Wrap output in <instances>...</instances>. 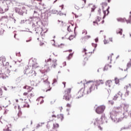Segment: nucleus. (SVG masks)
<instances>
[{
  "mask_svg": "<svg viewBox=\"0 0 131 131\" xmlns=\"http://www.w3.org/2000/svg\"><path fill=\"white\" fill-rule=\"evenodd\" d=\"M2 96H3V90L0 88V98H2Z\"/></svg>",
  "mask_w": 131,
  "mask_h": 131,
  "instance_id": "37998d69",
  "label": "nucleus"
},
{
  "mask_svg": "<svg viewBox=\"0 0 131 131\" xmlns=\"http://www.w3.org/2000/svg\"><path fill=\"white\" fill-rule=\"evenodd\" d=\"M33 89V88H32L30 86H28L27 90H28V92H31V91H32Z\"/></svg>",
  "mask_w": 131,
  "mask_h": 131,
  "instance_id": "cd10ccee",
  "label": "nucleus"
},
{
  "mask_svg": "<svg viewBox=\"0 0 131 131\" xmlns=\"http://www.w3.org/2000/svg\"><path fill=\"white\" fill-rule=\"evenodd\" d=\"M60 116L61 117V121H62L63 119H64V115L60 114Z\"/></svg>",
  "mask_w": 131,
  "mask_h": 131,
  "instance_id": "3c124183",
  "label": "nucleus"
},
{
  "mask_svg": "<svg viewBox=\"0 0 131 131\" xmlns=\"http://www.w3.org/2000/svg\"><path fill=\"white\" fill-rule=\"evenodd\" d=\"M9 10V8H5V11H4V9L2 7H0V14H4L5 12H7Z\"/></svg>",
  "mask_w": 131,
  "mask_h": 131,
  "instance_id": "aec40b11",
  "label": "nucleus"
},
{
  "mask_svg": "<svg viewBox=\"0 0 131 131\" xmlns=\"http://www.w3.org/2000/svg\"><path fill=\"white\" fill-rule=\"evenodd\" d=\"M102 19V18H101L99 16H97V19L96 20V22H100L101 20Z\"/></svg>",
  "mask_w": 131,
  "mask_h": 131,
  "instance_id": "f704fd0d",
  "label": "nucleus"
},
{
  "mask_svg": "<svg viewBox=\"0 0 131 131\" xmlns=\"http://www.w3.org/2000/svg\"><path fill=\"white\" fill-rule=\"evenodd\" d=\"M40 126H41V124H40V123H39L36 126V128L37 129V128H38V127H40Z\"/></svg>",
  "mask_w": 131,
  "mask_h": 131,
  "instance_id": "6e6d98bb",
  "label": "nucleus"
},
{
  "mask_svg": "<svg viewBox=\"0 0 131 131\" xmlns=\"http://www.w3.org/2000/svg\"><path fill=\"white\" fill-rule=\"evenodd\" d=\"M36 20V25L34 23H33L32 25V29L36 31V33L37 34L39 33V31L41 30L42 29L40 27V25L42 24V21L40 20V18H37Z\"/></svg>",
  "mask_w": 131,
  "mask_h": 131,
  "instance_id": "20e7f679",
  "label": "nucleus"
},
{
  "mask_svg": "<svg viewBox=\"0 0 131 131\" xmlns=\"http://www.w3.org/2000/svg\"><path fill=\"white\" fill-rule=\"evenodd\" d=\"M24 23H25V20H21L19 22V24H24Z\"/></svg>",
  "mask_w": 131,
  "mask_h": 131,
  "instance_id": "603ef678",
  "label": "nucleus"
},
{
  "mask_svg": "<svg viewBox=\"0 0 131 131\" xmlns=\"http://www.w3.org/2000/svg\"><path fill=\"white\" fill-rule=\"evenodd\" d=\"M96 5H93V7L91 8V12H95V10L96 9Z\"/></svg>",
  "mask_w": 131,
  "mask_h": 131,
  "instance_id": "2f4dec72",
  "label": "nucleus"
},
{
  "mask_svg": "<svg viewBox=\"0 0 131 131\" xmlns=\"http://www.w3.org/2000/svg\"><path fill=\"white\" fill-rule=\"evenodd\" d=\"M0 78L6 79V78H7V75H6L5 74L0 73Z\"/></svg>",
  "mask_w": 131,
  "mask_h": 131,
  "instance_id": "b1692460",
  "label": "nucleus"
},
{
  "mask_svg": "<svg viewBox=\"0 0 131 131\" xmlns=\"http://www.w3.org/2000/svg\"><path fill=\"white\" fill-rule=\"evenodd\" d=\"M115 83H116V84H118L119 83V79L116 77L115 78Z\"/></svg>",
  "mask_w": 131,
  "mask_h": 131,
  "instance_id": "c756f323",
  "label": "nucleus"
},
{
  "mask_svg": "<svg viewBox=\"0 0 131 131\" xmlns=\"http://www.w3.org/2000/svg\"><path fill=\"white\" fill-rule=\"evenodd\" d=\"M29 68H32V69H36L39 68V65L37 63V61L36 58H32L29 60Z\"/></svg>",
  "mask_w": 131,
  "mask_h": 131,
  "instance_id": "39448f33",
  "label": "nucleus"
},
{
  "mask_svg": "<svg viewBox=\"0 0 131 131\" xmlns=\"http://www.w3.org/2000/svg\"><path fill=\"white\" fill-rule=\"evenodd\" d=\"M31 40H32V38L30 37L29 39L27 40L26 41V42H29L31 41Z\"/></svg>",
  "mask_w": 131,
  "mask_h": 131,
  "instance_id": "8fccbe9b",
  "label": "nucleus"
},
{
  "mask_svg": "<svg viewBox=\"0 0 131 131\" xmlns=\"http://www.w3.org/2000/svg\"><path fill=\"white\" fill-rule=\"evenodd\" d=\"M108 103L110 104H111V105H113L114 104V102L113 101V100H109Z\"/></svg>",
  "mask_w": 131,
  "mask_h": 131,
  "instance_id": "49530a36",
  "label": "nucleus"
},
{
  "mask_svg": "<svg viewBox=\"0 0 131 131\" xmlns=\"http://www.w3.org/2000/svg\"><path fill=\"white\" fill-rule=\"evenodd\" d=\"M50 13H51V14H57V13H58V11H57L55 9H53L50 11Z\"/></svg>",
  "mask_w": 131,
  "mask_h": 131,
  "instance_id": "c85d7f7f",
  "label": "nucleus"
},
{
  "mask_svg": "<svg viewBox=\"0 0 131 131\" xmlns=\"http://www.w3.org/2000/svg\"><path fill=\"white\" fill-rule=\"evenodd\" d=\"M131 67V63L130 62H129L127 63V68L126 69V70H127L128 68H130Z\"/></svg>",
  "mask_w": 131,
  "mask_h": 131,
  "instance_id": "7c9ffc66",
  "label": "nucleus"
},
{
  "mask_svg": "<svg viewBox=\"0 0 131 131\" xmlns=\"http://www.w3.org/2000/svg\"><path fill=\"white\" fill-rule=\"evenodd\" d=\"M83 33H85V35H86L88 34V31L86 30H83L82 34H83Z\"/></svg>",
  "mask_w": 131,
  "mask_h": 131,
  "instance_id": "09e8293b",
  "label": "nucleus"
},
{
  "mask_svg": "<svg viewBox=\"0 0 131 131\" xmlns=\"http://www.w3.org/2000/svg\"><path fill=\"white\" fill-rule=\"evenodd\" d=\"M65 94L63 96V99L66 101H70V99L72 98L71 94V88H69L64 91Z\"/></svg>",
  "mask_w": 131,
  "mask_h": 131,
  "instance_id": "6e6552de",
  "label": "nucleus"
},
{
  "mask_svg": "<svg viewBox=\"0 0 131 131\" xmlns=\"http://www.w3.org/2000/svg\"><path fill=\"white\" fill-rule=\"evenodd\" d=\"M67 30H68V31H69V32H71V29H70V26L68 27Z\"/></svg>",
  "mask_w": 131,
  "mask_h": 131,
  "instance_id": "bf43d9fd",
  "label": "nucleus"
},
{
  "mask_svg": "<svg viewBox=\"0 0 131 131\" xmlns=\"http://www.w3.org/2000/svg\"><path fill=\"white\" fill-rule=\"evenodd\" d=\"M103 42L104 45H107V43H109V41H107V40H106V39H104Z\"/></svg>",
  "mask_w": 131,
  "mask_h": 131,
  "instance_id": "a18cd8bd",
  "label": "nucleus"
},
{
  "mask_svg": "<svg viewBox=\"0 0 131 131\" xmlns=\"http://www.w3.org/2000/svg\"><path fill=\"white\" fill-rule=\"evenodd\" d=\"M92 47L95 48V49H96V48H97V47H98V44L95 43H92Z\"/></svg>",
  "mask_w": 131,
  "mask_h": 131,
  "instance_id": "4c0bfd02",
  "label": "nucleus"
},
{
  "mask_svg": "<svg viewBox=\"0 0 131 131\" xmlns=\"http://www.w3.org/2000/svg\"><path fill=\"white\" fill-rule=\"evenodd\" d=\"M105 108L106 107L104 105H100L96 108L95 111L97 114H102Z\"/></svg>",
  "mask_w": 131,
  "mask_h": 131,
  "instance_id": "9d476101",
  "label": "nucleus"
},
{
  "mask_svg": "<svg viewBox=\"0 0 131 131\" xmlns=\"http://www.w3.org/2000/svg\"><path fill=\"white\" fill-rule=\"evenodd\" d=\"M2 63L3 66H5V64L4 63V62H6V57H4V59H3V60H2Z\"/></svg>",
  "mask_w": 131,
  "mask_h": 131,
  "instance_id": "5fc2aeb1",
  "label": "nucleus"
},
{
  "mask_svg": "<svg viewBox=\"0 0 131 131\" xmlns=\"http://www.w3.org/2000/svg\"><path fill=\"white\" fill-rule=\"evenodd\" d=\"M18 117H20V116H21V115H22V112H21V111H19L18 113L17 114Z\"/></svg>",
  "mask_w": 131,
  "mask_h": 131,
  "instance_id": "79ce46f5",
  "label": "nucleus"
},
{
  "mask_svg": "<svg viewBox=\"0 0 131 131\" xmlns=\"http://www.w3.org/2000/svg\"><path fill=\"white\" fill-rule=\"evenodd\" d=\"M79 96L76 97V99H79V98H81V97H83V95H84V88H81L78 92Z\"/></svg>",
  "mask_w": 131,
  "mask_h": 131,
  "instance_id": "9b49d317",
  "label": "nucleus"
},
{
  "mask_svg": "<svg viewBox=\"0 0 131 131\" xmlns=\"http://www.w3.org/2000/svg\"><path fill=\"white\" fill-rule=\"evenodd\" d=\"M5 57L4 56H2L0 57V61H3V60H4Z\"/></svg>",
  "mask_w": 131,
  "mask_h": 131,
  "instance_id": "338daca9",
  "label": "nucleus"
},
{
  "mask_svg": "<svg viewBox=\"0 0 131 131\" xmlns=\"http://www.w3.org/2000/svg\"><path fill=\"white\" fill-rule=\"evenodd\" d=\"M129 93V91H127V90H126V93L125 94V97H127V96H128Z\"/></svg>",
  "mask_w": 131,
  "mask_h": 131,
  "instance_id": "680f3d73",
  "label": "nucleus"
},
{
  "mask_svg": "<svg viewBox=\"0 0 131 131\" xmlns=\"http://www.w3.org/2000/svg\"><path fill=\"white\" fill-rule=\"evenodd\" d=\"M67 107H69V108H71V104L70 103H67Z\"/></svg>",
  "mask_w": 131,
  "mask_h": 131,
  "instance_id": "0e129e2a",
  "label": "nucleus"
},
{
  "mask_svg": "<svg viewBox=\"0 0 131 131\" xmlns=\"http://www.w3.org/2000/svg\"><path fill=\"white\" fill-rule=\"evenodd\" d=\"M95 41V42H98L99 41V38L98 37L96 38Z\"/></svg>",
  "mask_w": 131,
  "mask_h": 131,
  "instance_id": "69168bd1",
  "label": "nucleus"
},
{
  "mask_svg": "<svg viewBox=\"0 0 131 131\" xmlns=\"http://www.w3.org/2000/svg\"><path fill=\"white\" fill-rule=\"evenodd\" d=\"M118 98V95L116 94L113 98V100H114V101H116L117 100Z\"/></svg>",
  "mask_w": 131,
  "mask_h": 131,
  "instance_id": "c9c22d12",
  "label": "nucleus"
},
{
  "mask_svg": "<svg viewBox=\"0 0 131 131\" xmlns=\"http://www.w3.org/2000/svg\"><path fill=\"white\" fill-rule=\"evenodd\" d=\"M75 27L74 28V34H75V36H76V34L75 33V30H76V28H78V26H77V24H75Z\"/></svg>",
  "mask_w": 131,
  "mask_h": 131,
  "instance_id": "e433bc0d",
  "label": "nucleus"
},
{
  "mask_svg": "<svg viewBox=\"0 0 131 131\" xmlns=\"http://www.w3.org/2000/svg\"><path fill=\"white\" fill-rule=\"evenodd\" d=\"M99 82H100L101 84H104V81L102 80H99Z\"/></svg>",
  "mask_w": 131,
  "mask_h": 131,
  "instance_id": "e2e57ef3",
  "label": "nucleus"
},
{
  "mask_svg": "<svg viewBox=\"0 0 131 131\" xmlns=\"http://www.w3.org/2000/svg\"><path fill=\"white\" fill-rule=\"evenodd\" d=\"M57 14L59 16H63V15H64V13H62L61 11H59V12L57 13Z\"/></svg>",
  "mask_w": 131,
  "mask_h": 131,
  "instance_id": "a19ab883",
  "label": "nucleus"
},
{
  "mask_svg": "<svg viewBox=\"0 0 131 131\" xmlns=\"http://www.w3.org/2000/svg\"><path fill=\"white\" fill-rule=\"evenodd\" d=\"M108 67H109V64H105L103 68V71H107V70H108Z\"/></svg>",
  "mask_w": 131,
  "mask_h": 131,
  "instance_id": "bb28decb",
  "label": "nucleus"
},
{
  "mask_svg": "<svg viewBox=\"0 0 131 131\" xmlns=\"http://www.w3.org/2000/svg\"><path fill=\"white\" fill-rule=\"evenodd\" d=\"M91 38V36L90 35H87L85 36L84 37H82V39L84 40V41H86L88 39H90Z\"/></svg>",
  "mask_w": 131,
  "mask_h": 131,
  "instance_id": "4be33fe9",
  "label": "nucleus"
},
{
  "mask_svg": "<svg viewBox=\"0 0 131 131\" xmlns=\"http://www.w3.org/2000/svg\"><path fill=\"white\" fill-rule=\"evenodd\" d=\"M45 82L46 85H48L50 88L49 89H48L47 90H46V92H49V91H51L52 90V88H51V86L50 85V82H49V81H48V79L46 81H45Z\"/></svg>",
  "mask_w": 131,
  "mask_h": 131,
  "instance_id": "f3484780",
  "label": "nucleus"
},
{
  "mask_svg": "<svg viewBox=\"0 0 131 131\" xmlns=\"http://www.w3.org/2000/svg\"><path fill=\"white\" fill-rule=\"evenodd\" d=\"M57 61H58L57 59H55L52 60V64L51 66V67L52 68H56V66L58 65L57 63Z\"/></svg>",
  "mask_w": 131,
  "mask_h": 131,
  "instance_id": "4468645a",
  "label": "nucleus"
},
{
  "mask_svg": "<svg viewBox=\"0 0 131 131\" xmlns=\"http://www.w3.org/2000/svg\"><path fill=\"white\" fill-rule=\"evenodd\" d=\"M16 56H17V57H21V54L20 53V52L16 53Z\"/></svg>",
  "mask_w": 131,
  "mask_h": 131,
  "instance_id": "864d4df0",
  "label": "nucleus"
},
{
  "mask_svg": "<svg viewBox=\"0 0 131 131\" xmlns=\"http://www.w3.org/2000/svg\"><path fill=\"white\" fill-rule=\"evenodd\" d=\"M45 15L44 17L43 18V22H45L46 24L48 23V21H49V17L48 16V13H43Z\"/></svg>",
  "mask_w": 131,
  "mask_h": 131,
  "instance_id": "ddd939ff",
  "label": "nucleus"
},
{
  "mask_svg": "<svg viewBox=\"0 0 131 131\" xmlns=\"http://www.w3.org/2000/svg\"><path fill=\"white\" fill-rule=\"evenodd\" d=\"M122 29L119 28L116 30V33L117 34H120V35H122V32H123Z\"/></svg>",
  "mask_w": 131,
  "mask_h": 131,
  "instance_id": "6ab92c4d",
  "label": "nucleus"
},
{
  "mask_svg": "<svg viewBox=\"0 0 131 131\" xmlns=\"http://www.w3.org/2000/svg\"><path fill=\"white\" fill-rule=\"evenodd\" d=\"M111 83H112V80H108L105 82V85L108 88H111Z\"/></svg>",
  "mask_w": 131,
  "mask_h": 131,
  "instance_id": "2eb2a0df",
  "label": "nucleus"
},
{
  "mask_svg": "<svg viewBox=\"0 0 131 131\" xmlns=\"http://www.w3.org/2000/svg\"><path fill=\"white\" fill-rule=\"evenodd\" d=\"M115 109L116 110H113L110 112V118H111L113 122L118 123V122H120L122 120V118H118L117 119V116L119 115V111L118 110L120 109V107H117Z\"/></svg>",
  "mask_w": 131,
  "mask_h": 131,
  "instance_id": "f03ea898",
  "label": "nucleus"
},
{
  "mask_svg": "<svg viewBox=\"0 0 131 131\" xmlns=\"http://www.w3.org/2000/svg\"><path fill=\"white\" fill-rule=\"evenodd\" d=\"M58 127H59V124H53V128H57Z\"/></svg>",
  "mask_w": 131,
  "mask_h": 131,
  "instance_id": "72a5a7b5",
  "label": "nucleus"
},
{
  "mask_svg": "<svg viewBox=\"0 0 131 131\" xmlns=\"http://www.w3.org/2000/svg\"><path fill=\"white\" fill-rule=\"evenodd\" d=\"M128 127H122V128H121V130H123V129H128Z\"/></svg>",
  "mask_w": 131,
  "mask_h": 131,
  "instance_id": "13d9d810",
  "label": "nucleus"
},
{
  "mask_svg": "<svg viewBox=\"0 0 131 131\" xmlns=\"http://www.w3.org/2000/svg\"><path fill=\"white\" fill-rule=\"evenodd\" d=\"M128 108V104H126L125 103L124 104L123 109L125 112H127V109Z\"/></svg>",
  "mask_w": 131,
  "mask_h": 131,
  "instance_id": "5701e85b",
  "label": "nucleus"
},
{
  "mask_svg": "<svg viewBox=\"0 0 131 131\" xmlns=\"http://www.w3.org/2000/svg\"><path fill=\"white\" fill-rule=\"evenodd\" d=\"M4 33V32H3V30L0 29V35L3 34Z\"/></svg>",
  "mask_w": 131,
  "mask_h": 131,
  "instance_id": "774afa93",
  "label": "nucleus"
},
{
  "mask_svg": "<svg viewBox=\"0 0 131 131\" xmlns=\"http://www.w3.org/2000/svg\"><path fill=\"white\" fill-rule=\"evenodd\" d=\"M73 54H74V52L72 53H70L69 56L68 57H67V59L68 60H71V58H72V57H73Z\"/></svg>",
  "mask_w": 131,
  "mask_h": 131,
  "instance_id": "393cba45",
  "label": "nucleus"
},
{
  "mask_svg": "<svg viewBox=\"0 0 131 131\" xmlns=\"http://www.w3.org/2000/svg\"><path fill=\"white\" fill-rule=\"evenodd\" d=\"M117 95H118V97L122 98V93L121 92H119Z\"/></svg>",
  "mask_w": 131,
  "mask_h": 131,
  "instance_id": "58836bf2",
  "label": "nucleus"
},
{
  "mask_svg": "<svg viewBox=\"0 0 131 131\" xmlns=\"http://www.w3.org/2000/svg\"><path fill=\"white\" fill-rule=\"evenodd\" d=\"M94 85H95L96 90H98V86L100 85V81L97 80L94 82Z\"/></svg>",
  "mask_w": 131,
  "mask_h": 131,
  "instance_id": "a211bd4d",
  "label": "nucleus"
},
{
  "mask_svg": "<svg viewBox=\"0 0 131 131\" xmlns=\"http://www.w3.org/2000/svg\"><path fill=\"white\" fill-rule=\"evenodd\" d=\"M117 20L118 21V22H121L122 23H124L125 21H126V18L120 17L117 18Z\"/></svg>",
  "mask_w": 131,
  "mask_h": 131,
  "instance_id": "dca6fc26",
  "label": "nucleus"
},
{
  "mask_svg": "<svg viewBox=\"0 0 131 131\" xmlns=\"http://www.w3.org/2000/svg\"><path fill=\"white\" fill-rule=\"evenodd\" d=\"M94 120V125H98V124H103V123H107L108 121H107V120L106 119V117H105V115H103L101 118L100 120H98V118L93 120Z\"/></svg>",
  "mask_w": 131,
  "mask_h": 131,
  "instance_id": "0eeeda50",
  "label": "nucleus"
},
{
  "mask_svg": "<svg viewBox=\"0 0 131 131\" xmlns=\"http://www.w3.org/2000/svg\"><path fill=\"white\" fill-rule=\"evenodd\" d=\"M57 82V79L56 78H54L52 84H54V83H56Z\"/></svg>",
  "mask_w": 131,
  "mask_h": 131,
  "instance_id": "4d7b16f0",
  "label": "nucleus"
},
{
  "mask_svg": "<svg viewBox=\"0 0 131 131\" xmlns=\"http://www.w3.org/2000/svg\"><path fill=\"white\" fill-rule=\"evenodd\" d=\"M91 82H94V81L93 80H90V81H86L85 84H88V83H91Z\"/></svg>",
  "mask_w": 131,
  "mask_h": 131,
  "instance_id": "052dcab7",
  "label": "nucleus"
},
{
  "mask_svg": "<svg viewBox=\"0 0 131 131\" xmlns=\"http://www.w3.org/2000/svg\"><path fill=\"white\" fill-rule=\"evenodd\" d=\"M15 12L19 15H20V16H23V14H24V13L27 14V10H26V8L25 7H23L21 9L19 8H16Z\"/></svg>",
  "mask_w": 131,
  "mask_h": 131,
  "instance_id": "1a4fd4ad",
  "label": "nucleus"
},
{
  "mask_svg": "<svg viewBox=\"0 0 131 131\" xmlns=\"http://www.w3.org/2000/svg\"><path fill=\"white\" fill-rule=\"evenodd\" d=\"M53 46H54V47H55V48H60L61 49H62V48H63V47H64V44L63 43H61L60 45H56L55 43L53 44Z\"/></svg>",
  "mask_w": 131,
  "mask_h": 131,
  "instance_id": "412c9836",
  "label": "nucleus"
},
{
  "mask_svg": "<svg viewBox=\"0 0 131 131\" xmlns=\"http://www.w3.org/2000/svg\"><path fill=\"white\" fill-rule=\"evenodd\" d=\"M24 74L26 75L28 78H33L34 76H36V73L34 70H31L29 66H27L25 68L24 71Z\"/></svg>",
  "mask_w": 131,
  "mask_h": 131,
  "instance_id": "7ed1b4c3",
  "label": "nucleus"
},
{
  "mask_svg": "<svg viewBox=\"0 0 131 131\" xmlns=\"http://www.w3.org/2000/svg\"><path fill=\"white\" fill-rule=\"evenodd\" d=\"M73 35H71V36H70V37L68 38V39H69V40H72V39H73Z\"/></svg>",
  "mask_w": 131,
  "mask_h": 131,
  "instance_id": "c03bdc74",
  "label": "nucleus"
},
{
  "mask_svg": "<svg viewBox=\"0 0 131 131\" xmlns=\"http://www.w3.org/2000/svg\"><path fill=\"white\" fill-rule=\"evenodd\" d=\"M110 9V7L108 6V8L106 9V12H107V14H106V16H108V15H109V13H110V12L109 11V9Z\"/></svg>",
  "mask_w": 131,
  "mask_h": 131,
  "instance_id": "ea45409f",
  "label": "nucleus"
},
{
  "mask_svg": "<svg viewBox=\"0 0 131 131\" xmlns=\"http://www.w3.org/2000/svg\"><path fill=\"white\" fill-rule=\"evenodd\" d=\"M10 4H12V1L11 0H7L6 1V5L7 6V8H8V5H10Z\"/></svg>",
  "mask_w": 131,
  "mask_h": 131,
  "instance_id": "473e14b6",
  "label": "nucleus"
},
{
  "mask_svg": "<svg viewBox=\"0 0 131 131\" xmlns=\"http://www.w3.org/2000/svg\"><path fill=\"white\" fill-rule=\"evenodd\" d=\"M45 62H46L47 63V64L45 65V69H42V70H40V72L42 73V74H45V73H47L50 71V67L49 66V64L52 62V59L49 58L47 60H45Z\"/></svg>",
  "mask_w": 131,
  "mask_h": 131,
  "instance_id": "423d86ee",
  "label": "nucleus"
},
{
  "mask_svg": "<svg viewBox=\"0 0 131 131\" xmlns=\"http://www.w3.org/2000/svg\"><path fill=\"white\" fill-rule=\"evenodd\" d=\"M31 5H27V7L30 8L32 10H35L34 11L33 17L35 18L36 20L37 21V18L38 17V11L42 10V9H40L39 7H42L43 10L46 9L44 7L45 4L41 5V1L38 0H31Z\"/></svg>",
  "mask_w": 131,
  "mask_h": 131,
  "instance_id": "f257e3e1",
  "label": "nucleus"
},
{
  "mask_svg": "<svg viewBox=\"0 0 131 131\" xmlns=\"http://www.w3.org/2000/svg\"><path fill=\"white\" fill-rule=\"evenodd\" d=\"M95 90H96V86L93 84L90 87L89 90L87 91L86 94L89 95V94H91V92L95 91Z\"/></svg>",
  "mask_w": 131,
  "mask_h": 131,
  "instance_id": "f8f14e48",
  "label": "nucleus"
},
{
  "mask_svg": "<svg viewBox=\"0 0 131 131\" xmlns=\"http://www.w3.org/2000/svg\"><path fill=\"white\" fill-rule=\"evenodd\" d=\"M126 22L127 24H128V23H129V24H130V23H131V15H129L128 20H127V19L126 20Z\"/></svg>",
  "mask_w": 131,
  "mask_h": 131,
  "instance_id": "a878e982",
  "label": "nucleus"
},
{
  "mask_svg": "<svg viewBox=\"0 0 131 131\" xmlns=\"http://www.w3.org/2000/svg\"><path fill=\"white\" fill-rule=\"evenodd\" d=\"M102 5L103 6H105V7H106V6L108 5V4H107L106 2H103V3H102Z\"/></svg>",
  "mask_w": 131,
  "mask_h": 131,
  "instance_id": "de8ad7c7",
  "label": "nucleus"
}]
</instances>
